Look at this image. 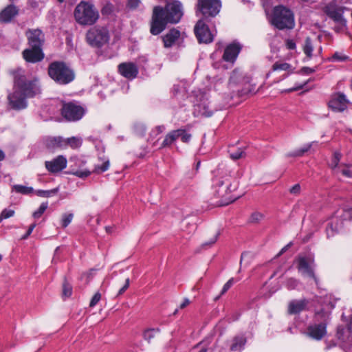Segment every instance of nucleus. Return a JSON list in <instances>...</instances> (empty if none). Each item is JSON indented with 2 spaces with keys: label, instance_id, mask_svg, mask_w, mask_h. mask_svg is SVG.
Listing matches in <instances>:
<instances>
[{
  "label": "nucleus",
  "instance_id": "obj_1",
  "mask_svg": "<svg viewBox=\"0 0 352 352\" xmlns=\"http://www.w3.org/2000/svg\"><path fill=\"white\" fill-rule=\"evenodd\" d=\"M13 76V92L8 96L9 106L14 110L24 109L28 107L27 98H34L41 93L39 79L27 75L25 72L18 68L12 71Z\"/></svg>",
  "mask_w": 352,
  "mask_h": 352
},
{
  "label": "nucleus",
  "instance_id": "obj_2",
  "mask_svg": "<svg viewBox=\"0 0 352 352\" xmlns=\"http://www.w3.org/2000/svg\"><path fill=\"white\" fill-rule=\"evenodd\" d=\"M183 14V5L177 0L167 3L164 8L160 6L155 7L151 24V33L153 35L160 34L167 23H177Z\"/></svg>",
  "mask_w": 352,
  "mask_h": 352
},
{
  "label": "nucleus",
  "instance_id": "obj_3",
  "mask_svg": "<svg viewBox=\"0 0 352 352\" xmlns=\"http://www.w3.org/2000/svg\"><path fill=\"white\" fill-rule=\"evenodd\" d=\"M321 302L323 307L315 313L313 322L306 329L305 335L314 340H320L327 334V326L330 322L331 310L335 305L328 298H325Z\"/></svg>",
  "mask_w": 352,
  "mask_h": 352
},
{
  "label": "nucleus",
  "instance_id": "obj_4",
  "mask_svg": "<svg viewBox=\"0 0 352 352\" xmlns=\"http://www.w3.org/2000/svg\"><path fill=\"white\" fill-rule=\"evenodd\" d=\"M232 179L228 175L216 176L212 179V190L218 206H226L234 201L238 197H234L232 192L236 189L237 184L232 183Z\"/></svg>",
  "mask_w": 352,
  "mask_h": 352
},
{
  "label": "nucleus",
  "instance_id": "obj_5",
  "mask_svg": "<svg viewBox=\"0 0 352 352\" xmlns=\"http://www.w3.org/2000/svg\"><path fill=\"white\" fill-rule=\"evenodd\" d=\"M78 23L82 25H92L99 19V12L92 3L82 1L76 7L74 12Z\"/></svg>",
  "mask_w": 352,
  "mask_h": 352
},
{
  "label": "nucleus",
  "instance_id": "obj_6",
  "mask_svg": "<svg viewBox=\"0 0 352 352\" xmlns=\"http://www.w3.org/2000/svg\"><path fill=\"white\" fill-rule=\"evenodd\" d=\"M48 75L59 85L69 84L75 78L74 70L63 61L51 63L48 67Z\"/></svg>",
  "mask_w": 352,
  "mask_h": 352
},
{
  "label": "nucleus",
  "instance_id": "obj_7",
  "mask_svg": "<svg viewBox=\"0 0 352 352\" xmlns=\"http://www.w3.org/2000/svg\"><path fill=\"white\" fill-rule=\"evenodd\" d=\"M270 23L278 30H290L295 25L294 16L290 9L283 6H277L273 8Z\"/></svg>",
  "mask_w": 352,
  "mask_h": 352
},
{
  "label": "nucleus",
  "instance_id": "obj_8",
  "mask_svg": "<svg viewBox=\"0 0 352 352\" xmlns=\"http://www.w3.org/2000/svg\"><path fill=\"white\" fill-rule=\"evenodd\" d=\"M221 8L220 0H197V15L201 14V19L209 21L219 13Z\"/></svg>",
  "mask_w": 352,
  "mask_h": 352
},
{
  "label": "nucleus",
  "instance_id": "obj_9",
  "mask_svg": "<svg viewBox=\"0 0 352 352\" xmlns=\"http://www.w3.org/2000/svg\"><path fill=\"white\" fill-rule=\"evenodd\" d=\"M86 38L90 45L100 47L108 43L109 33L107 28L96 25L87 31Z\"/></svg>",
  "mask_w": 352,
  "mask_h": 352
},
{
  "label": "nucleus",
  "instance_id": "obj_10",
  "mask_svg": "<svg viewBox=\"0 0 352 352\" xmlns=\"http://www.w3.org/2000/svg\"><path fill=\"white\" fill-rule=\"evenodd\" d=\"M61 113L67 120L76 122L83 117L85 109L78 104L70 102L63 105Z\"/></svg>",
  "mask_w": 352,
  "mask_h": 352
},
{
  "label": "nucleus",
  "instance_id": "obj_11",
  "mask_svg": "<svg viewBox=\"0 0 352 352\" xmlns=\"http://www.w3.org/2000/svg\"><path fill=\"white\" fill-rule=\"evenodd\" d=\"M297 269L303 276L312 278L318 285V280L314 272V259L311 256H299L296 259Z\"/></svg>",
  "mask_w": 352,
  "mask_h": 352
},
{
  "label": "nucleus",
  "instance_id": "obj_12",
  "mask_svg": "<svg viewBox=\"0 0 352 352\" xmlns=\"http://www.w3.org/2000/svg\"><path fill=\"white\" fill-rule=\"evenodd\" d=\"M205 19H199L194 28L195 36L199 43H209L213 41V35L206 24Z\"/></svg>",
  "mask_w": 352,
  "mask_h": 352
},
{
  "label": "nucleus",
  "instance_id": "obj_13",
  "mask_svg": "<svg viewBox=\"0 0 352 352\" xmlns=\"http://www.w3.org/2000/svg\"><path fill=\"white\" fill-rule=\"evenodd\" d=\"M325 14L331 18L335 23H342L344 24L345 19L343 16L344 8L339 6L336 1L329 2L324 7Z\"/></svg>",
  "mask_w": 352,
  "mask_h": 352
},
{
  "label": "nucleus",
  "instance_id": "obj_14",
  "mask_svg": "<svg viewBox=\"0 0 352 352\" xmlns=\"http://www.w3.org/2000/svg\"><path fill=\"white\" fill-rule=\"evenodd\" d=\"M217 109L210 105V102L206 96H202L199 101L194 106L193 113L195 116L210 117Z\"/></svg>",
  "mask_w": 352,
  "mask_h": 352
},
{
  "label": "nucleus",
  "instance_id": "obj_15",
  "mask_svg": "<svg viewBox=\"0 0 352 352\" xmlns=\"http://www.w3.org/2000/svg\"><path fill=\"white\" fill-rule=\"evenodd\" d=\"M349 100L342 93H337L332 96L329 102V107L336 112H342L347 108Z\"/></svg>",
  "mask_w": 352,
  "mask_h": 352
},
{
  "label": "nucleus",
  "instance_id": "obj_16",
  "mask_svg": "<svg viewBox=\"0 0 352 352\" xmlns=\"http://www.w3.org/2000/svg\"><path fill=\"white\" fill-rule=\"evenodd\" d=\"M26 36L30 47L42 48L44 43V34L41 30H29L26 32Z\"/></svg>",
  "mask_w": 352,
  "mask_h": 352
},
{
  "label": "nucleus",
  "instance_id": "obj_17",
  "mask_svg": "<svg viewBox=\"0 0 352 352\" xmlns=\"http://www.w3.org/2000/svg\"><path fill=\"white\" fill-rule=\"evenodd\" d=\"M67 159L63 155H58L51 161L45 162V167L52 173H58L67 166Z\"/></svg>",
  "mask_w": 352,
  "mask_h": 352
},
{
  "label": "nucleus",
  "instance_id": "obj_18",
  "mask_svg": "<svg viewBox=\"0 0 352 352\" xmlns=\"http://www.w3.org/2000/svg\"><path fill=\"white\" fill-rule=\"evenodd\" d=\"M23 57L27 62L35 63L43 59L44 54L42 48L30 47L23 52Z\"/></svg>",
  "mask_w": 352,
  "mask_h": 352
},
{
  "label": "nucleus",
  "instance_id": "obj_19",
  "mask_svg": "<svg viewBox=\"0 0 352 352\" xmlns=\"http://www.w3.org/2000/svg\"><path fill=\"white\" fill-rule=\"evenodd\" d=\"M118 71L122 76L128 79L135 78L138 74L137 65L133 63H123L118 65Z\"/></svg>",
  "mask_w": 352,
  "mask_h": 352
},
{
  "label": "nucleus",
  "instance_id": "obj_20",
  "mask_svg": "<svg viewBox=\"0 0 352 352\" xmlns=\"http://www.w3.org/2000/svg\"><path fill=\"white\" fill-rule=\"evenodd\" d=\"M309 300L302 298L300 300H292L288 304V314L295 315L307 309Z\"/></svg>",
  "mask_w": 352,
  "mask_h": 352
},
{
  "label": "nucleus",
  "instance_id": "obj_21",
  "mask_svg": "<svg viewBox=\"0 0 352 352\" xmlns=\"http://www.w3.org/2000/svg\"><path fill=\"white\" fill-rule=\"evenodd\" d=\"M19 14V9L13 4L8 5L0 12V23H8Z\"/></svg>",
  "mask_w": 352,
  "mask_h": 352
},
{
  "label": "nucleus",
  "instance_id": "obj_22",
  "mask_svg": "<svg viewBox=\"0 0 352 352\" xmlns=\"http://www.w3.org/2000/svg\"><path fill=\"white\" fill-rule=\"evenodd\" d=\"M240 51L241 46L239 43H231L225 49L223 58L226 62L234 63Z\"/></svg>",
  "mask_w": 352,
  "mask_h": 352
},
{
  "label": "nucleus",
  "instance_id": "obj_23",
  "mask_svg": "<svg viewBox=\"0 0 352 352\" xmlns=\"http://www.w3.org/2000/svg\"><path fill=\"white\" fill-rule=\"evenodd\" d=\"M66 142L62 137H51L45 140V145L49 149H65Z\"/></svg>",
  "mask_w": 352,
  "mask_h": 352
},
{
  "label": "nucleus",
  "instance_id": "obj_24",
  "mask_svg": "<svg viewBox=\"0 0 352 352\" xmlns=\"http://www.w3.org/2000/svg\"><path fill=\"white\" fill-rule=\"evenodd\" d=\"M180 36L179 31L172 29L163 37L164 45L165 47H170Z\"/></svg>",
  "mask_w": 352,
  "mask_h": 352
},
{
  "label": "nucleus",
  "instance_id": "obj_25",
  "mask_svg": "<svg viewBox=\"0 0 352 352\" xmlns=\"http://www.w3.org/2000/svg\"><path fill=\"white\" fill-rule=\"evenodd\" d=\"M179 137V131L173 130L169 132L162 143V148L170 146Z\"/></svg>",
  "mask_w": 352,
  "mask_h": 352
},
{
  "label": "nucleus",
  "instance_id": "obj_26",
  "mask_svg": "<svg viewBox=\"0 0 352 352\" xmlns=\"http://www.w3.org/2000/svg\"><path fill=\"white\" fill-rule=\"evenodd\" d=\"M246 339L243 336H236L233 340L231 346V350L234 351H240L245 344Z\"/></svg>",
  "mask_w": 352,
  "mask_h": 352
},
{
  "label": "nucleus",
  "instance_id": "obj_27",
  "mask_svg": "<svg viewBox=\"0 0 352 352\" xmlns=\"http://www.w3.org/2000/svg\"><path fill=\"white\" fill-rule=\"evenodd\" d=\"M66 142V148L69 146L73 149L78 148L82 145V139L76 137H72L69 138H65Z\"/></svg>",
  "mask_w": 352,
  "mask_h": 352
},
{
  "label": "nucleus",
  "instance_id": "obj_28",
  "mask_svg": "<svg viewBox=\"0 0 352 352\" xmlns=\"http://www.w3.org/2000/svg\"><path fill=\"white\" fill-rule=\"evenodd\" d=\"M314 142H311L307 145H305L301 148H299L294 152L288 153V157H300L302 156L306 152H307L312 146Z\"/></svg>",
  "mask_w": 352,
  "mask_h": 352
},
{
  "label": "nucleus",
  "instance_id": "obj_29",
  "mask_svg": "<svg viewBox=\"0 0 352 352\" xmlns=\"http://www.w3.org/2000/svg\"><path fill=\"white\" fill-rule=\"evenodd\" d=\"M12 190L16 192L23 194V195H28L33 192L34 189L32 187H27L23 185H14L12 186Z\"/></svg>",
  "mask_w": 352,
  "mask_h": 352
},
{
  "label": "nucleus",
  "instance_id": "obj_30",
  "mask_svg": "<svg viewBox=\"0 0 352 352\" xmlns=\"http://www.w3.org/2000/svg\"><path fill=\"white\" fill-rule=\"evenodd\" d=\"M314 47L311 43V40L309 37H307L305 41V45L303 47L304 53L309 58H311Z\"/></svg>",
  "mask_w": 352,
  "mask_h": 352
},
{
  "label": "nucleus",
  "instance_id": "obj_31",
  "mask_svg": "<svg viewBox=\"0 0 352 352\" xmlns=\"http://www.w3.org/2000/svg\"><path fill=\"white\" fill-rule=\"evenodd\" d=\"M342 155L340 152L336 151L334 152L331 163L329 164V166L335 171H336L337 168L338 167V164L340 161Z\"/></svg>",
  "mask_w": 352,
  "mask_h": 352
},
{
  "label": "nucleus",
  "instance_id": "obj_32",
  "mask_svg": "<svg viewBox=\"0 0 352 352\" xmlns=\"http://www.w3.org/2000/svg\"><path fill=\"white\" fill-rule=\"evenodd\" d=\"M160 331V329L159 328L148 329L145 330L143 333L144 338L148 342H150L151 339L155 337V333H159Z\"/></svg>",
  "mask_w": 352,
  "mask_h": 352
},
{
  "label": "nucleus",
  "instance_id": "obj_33",
  "mask_svg": "<svg viewBox=\"0 0 352 352\" xmlns=\"http://www.w3.org/2000/svg\"><path fill=\"white\" fill-rule=\"evenodd\" d=\"M58 192V188H53L49 190H39L36 192V195L42 197H50L56 195Z\"/></svg>",
  "mask_w": 352,
  "mask_h": 352
},
{
  "label": "nucleus",
  "instance_id": "obj_34",
  "mask_svg": "<svg viewBox=\"0 0 352 352\" xmlns=\"http://www.w3.org/2000/svg\"><path fill=\"white\" fill-rule=\"evenodd\" d=\"M245 153L244 150L241 148H239L235 151H230V157L234 160H236L245 157Z\"/></svg>",
  "mask_w": 352,
  "mask_h": 352
},
{
  "label": "nucleus",
  "instance_id": "obj_35",
  "mask_svg": "<svg viewBox=\"0 0 352 352\" xmlns=\"http://www.w3.org/2000/svg\"><path fill=\"white\" fill-rule=\"evenodd\" d=\"M291 65L287 63H278L276 62L272 65V70H284L287 71L290 69Z\"/></svg>",
  "mask_w": 352,
  "mask_h": 352
},
{
  "label": "nucleus",
  "instance_id": "obj_36",
  "mask_svg": "<svg viewBox=\"0 0 352 352\" xmlns=\"http://www.w3.org/2000/svg\"><path fill=\"white\" fill-rule=\"evenodd\" d=\"M298 285H299V281L297 279L294 278H289L287 279L286 283H285L286 287L289 290L296 289L298 287Z\"/></svg>",
  "mask_w": 352,
  "mask_h": 352
},
{
  "label": "nucleus",
  "instance_id": "obj_37",
  "mask_svg": "<svg viewBox=\"0 0 352 352\" xmlns=\"http://www.w3.org/2000/svg\"><path fill=\"white\" fill-rule=\"evenodd\" d=\"M109 167V161L107 160L104 161L102 165L97 164L95 166L94 172L96 173H102L107 170H108Z\"/></svg>",
  "mask_w": 352,
  "mask_h": 352
},
{
  "label": "nucleus",
  "instance_id": "obj_38",
  "mask_svg": "<svg viewBox=\"0 0 352 352\" xmlns=\"http://www.w3.org/2000/svg\"><path fill=\"white\" fill-rule=\"evenodd\" d=\"M48 204L47 202L42 203L39 206L38 209L33 213V217L35 219H38L44 213L47 208Z\"/></svg>",
  "mask_w": 352,
  "mask_h": 352
},
{
  "label": "nucleus",
  "instance_id": "obj_39",
  "mask_svg": "<svg viewBox=\"0 0 352 352\" xmlns=\"http://www.w3.org/2000/svg\"><path fill=\"white\" fill-rule=\"evenodd\" d=\"M239 279L231 278L229 279L223 285L222 290L221 292V295H223L232 285L234 283L238 282Z\"/></svg>",
  "mask_w": 352,
  "mask_h": 352
},
{
  "label": "nucleus",
  "instance_id": "obj_40",
  "mask_svg": "<svg viewBox=\"0 0 352 352\" xmlns=\"http://www.w3.org/2000/svg\"><path fill=\"white\" fill-rule=\"evenodd\" d=\"M73 217L74 215L72 213L63 214L61 220L62 226L63 228H66L72 222Z\"/></svg>",
  "mask_w": 352,
  "mask_h": 352
},
{
  "label": "nucleus",
  "instance_id": "obj_41",
  "mask_svg": "<svg viewBox=\"0 0 352 352\" xmlns=\"http://www.w3.org/2000/svg\"><path fill=\"white\" fill-rule=\"evenodd\" d=\"M176 131H179V138H181V140L183 142L188 143L190 142L192 137L191 134L186 133V131L182 129H177Z\"/></svg>",
  "mask_w": 352,
  "mask_h": 352
},
{
  "label": "nucleus",
  "instance_id": "obj_42",
  "mask_svg": "<svg viewBox=\"0 0 352 352\" xmlns=\"http://www.w3.org/2000/svg\"><path fill=\"white\" fill-rule=\"evenodd\" d=\"M135 133L139 136H143L146 132V127L143 124H136L134 126Z\"/></svg>",
  "mask_w": 352,
  "mask_h": 352
},
{
  "label": "nucleus",
  "instance_id": "obj_43",
  "mask_svg": "<svg viewBox=\"0 0 352 352\" xmlns=\"http://www.w3.org/2000/svg\"><path fill=\"white\" fill-rule=\"evenodd\" d=\"M263 214L258 212H255L252 214V215L250 217V221L252 223H258L260 221H261L263 219Z\"/></svg>",
  "mask_w": 352,
  "mask_h": 352
},
{
  "label": "nucleus",
  "instance_id": "obj_44",
  "mask_svg": "<svg viewBox=\"0 0 352 352\" xmlns=\"http://www.w3.org/2000/svg\"><path fill=\"white\" fill-rule=\"evenodd\" d=\"M72 293V287L67 283H64L63 286V295L65 297H69Z\"/></svg>",
  "mask_w": 352,
  "mask_h": 352
},
{
  "label": "nucleus",
  "instance_id": "obj_45",
  "mask_svg": "<svg viewBox=\"0 0 352 352\" xmlns=\"http://www.w3.org/2000/svg\"><path fill=\"white\" fill-rule=\"evenodd\" d=\"M311 80V79H309L308 80L305 82L303 84H296L294 87H292V88H290V89L285 90V92L289 93V92H292V91H298V90L302 89Z\"/></svg>",
  "mask_w": 352,
  "mask_h": 352
},
{
  "label": "nucleus",
  "instance_id": "obj_46",
  "mask_svg": "<svg viewBox=\"0 0 352 352\" xmlns=\"http://www.w3.org/2000/svg\"><path fill=\"white\" fill-rule=\"evenodd\" d=\"M72 174L74 175H76L80 178H85L88 177L91 172L89 170H76L74 172H72Z\"/></svg>",
  "mask_w": 352,
  "mask_h": 352
},
{
  "label": "nucleus",
  "instance_id": "obj_47",
  "mask_svg": "<svg viewBox=\"0 0 352 352\" xmlns=\"http://www.w3.org/2000/svg\"><path fill=\"white\" fill-rule=\"evenodd\" d=\"M326 232H327V236L330 237V236H333L334 234L337 232V228H333L332 223H328V225L327 226Z\"/></svg>",
  "mask_w": 352,
  "mask_h": 352
},
{
  "label": "nucleus",
  "instance_id": "obj_48",
  "mask_svg": "<svg viewBox=\"0 0 352 352\" xmlns=\"http://www.w3.org/2000/svg\"><path fill=\"white\" fill-rule=\"evenodd\" d=\"M332 58L334 60L341 61L342 62V61H345V60H348L349 57L347 56H345V55L341 54V53L336 52L333 55Z\"/></svg>",
  "mask_w": 352,
  "mask_h": 352
},
{
  "label": "nucleus",
  "instance_id": "obj_49",
  "mask_svg": "<svg viewBox=\"0 0 352 352\" xmlns=\"http://www.w3.org/2000/svg\"><path fill=\"white\" fill-rule=\"evenodd\" d=\"M101 298V294L100 292H96L94 296L92 297L89 306L93 307H94L100 300Z\"/></svg>",
  "mask_w": 352,
  "mask_h": 352
},
{
  "label": "nucleus",
  "instance_id": "obj_50",
  "mask_svg": "<svg viewBox=\"0 0 352 352\" xmlns=\"http://www.w3.org/2000/svg\"><path fill=\"white\" fill-rule=\"evenodd\" d=\"M14 214V211L13 210L6 208L1 212V215L5 219L12 217Z\"/></svg>",
  "mask_w": 352,
  "mask_h": 352
},
{
  "label": "nucleus",
  "instance_id": "obj_51",
  "mask_svg": "<svg viewBox=\"0 0 352 352\" xmlns=\"http://www.w3.org/2000/svg\"><path fill=\"white\" fill-rule=\"evenodd\" d=\"M129 284H130V280L129 278H127L126 280H125V283L123 287H122L119 291H118V296H120V295H122L125 291L129 288Z\"/></svg>",
  "mask_w": 352,
  "mask_h": 352
},
{
  "label": "nucleus",
  "instance_id": "obj_52",
  "mask_svg": "<svg viewBox=\"0 0 352 352\" xmlns=\"http://www.w3.org/2000/svg\"><path fill=\"white\" fill-rule=\"evenodd\" d=\"M337 25L335 26L334 30L337 32H340L344 30L346 25V21L345 20L344 24H342V23H336Z\"/></svg>",
  "mask_w": 352,
  "mask_h": 352
},
{
  "label": "nucleus",
  "instance_id": "obj_53",
  "mask_svg": "<svg viewBox=\"0 0 352 352\" xmlns=\"http://www.w3.org/2000/svg\"><path fill=\"white\" fill-rule=\"evenodd\" d=\"M300 72H301V73L305 74H310L315 72L316 69L308 67H303L300 69Z\"/></svg>",
  "mask_w": 352,
  "mask_h": 352
},
{
  "label": "nucleus",
  "instance_id": "obj_54",
  "mask_svg": "<svg viewBox=\"0 0 352 352\" xmlns=\"http://www.w3.org/2000/svg\"><path fill=\"white\" fill-rule=\"evenodd\" d=\"M140 3V0H128V6L131 8H136Z\"/></svg>",
  "mask_w": 352,
  "mask_h": 352
},
{
  "label": "nucleus",
  "instance_id": "obj_55",
  "mask_svg": "<svg viewBox=\"0 0 352 352\" xmlns=\"http://www.w3.org/2000/svg\"><path fill=\"white\" fill-rule=\"evenodd\" d=\"M218 234H217L215 236H214L212 239H210L208 242H206L203 243V246H211L213 245L217 240L218 238Z\"/></svg>",
  "mask_w": 352,
  "mask_h": 352
},
{
  "label": "nucleus",
  "instance_id": "obj_56",
  "mask_svg": "<svg viewBox=\"0 0 352 352\" xmlns=\"http://www.w3.org/2000/svg\"><path fill=\"white\" fill-rule=\"evenodd\" d=\"M286 46L289 50H294L296 48V43L294 40L287 39L286 41Z\"/></svg>",
  "mask_w": 352,
  "mask_h": 352
},
{
  "label": "nucleus",
  "instance_id": "obj_57",
  "mask_svg": "<svg viewBox=\"0 0 352 352\" xmlns=\"http://www.w3.org/2000/svg\"><path fill=\"white\" fill-rule=\"evenodd\" d=\"M292 194H298L300 191V186L299 184H295L294 186L291 188L289 190Z\"/></svg>",
  "mask_w": 352,
  "mask_h": 352
},
{
  "label": "nucleus",
  "instance_id": "obj_58",
  "mask_svg": "<svg viewBox=\"0 0 352 352\" xmlns=\"http://www.w3.org/2000/svg\"><path fill=\"white\" fill-rule=\"evenodd\" d=\"M36 227V224L35 223H33L32 225L30 226L26 234L22 237L23 239H27L30 234L32 232L33 230L34 229V228Z\"/></svg>",
  "mask_w": 352,
  "mask_h": 352
},
{
  "label": "nucleus",
  "instance_id": "obj_59",
  "mask_svg": "<svg viewBox=\"0 0 352 352\" xmlns=\"http://www.w3.org/2000/svg\"><path fill=\"white\" fill-rule=\"evenodd\" d=\"M341 173L343 175L347 177H352V174L351 173V171L348 169H342L341 170Z\"/></svg>",
  "mask_w": 352,
  "mask_h": 352
},
{
  "label": "nucleus",
  "instance_id": "obj_60",
  "mask_svg": "<svg viewBox=\"0 0 352 352\" xmlns=\"http://www.w3.org/2000/svg\"><path fill=\"white\" fill-rule=\"evenodd\" d=\"M165 129L166 127L164 125H160L155 127L157 134L162 133Z\"/></svg>",
  "mask_w": 352,
  "mask_h": 352
},
{
  "label": "nucleus",
  "instance_id": "obj_61",
  "mask_svg": "<svg viewBox=\"0 0 352 352\" xmlns=\"http://www.w3.org/2000/svg\"><path fill=\"white\" fill-rule=\"evenodd\" d=\"M190 304V300L188 298H185L184 302L180 305L179 308L184 309Z\"/></svg>",
  "mask_w": 352,
  "mask_h": 352
},
{
  "label": "nucleus",
  "instance_id": "obj_62",
  "mask_svg": "<svg viewBox=\"0 0 352 352\" xmlns=\"http://www.w3.org/2000/svg\"><path fill=\"white\" fill-rule=\"evenodd\" d=\"M173 94L175 95L179 94L181 91L179 86L175 85L173 88Z\"/></svg>",
  "mask_w": 352,
  "mask_h": 352
},
{
  "label": "nucleus",
  "instance_id": "obj_63",
  "mask_svg": "<svg viewBox=\"0 0 352 352\" xmlns=\"http://www.w3.org/2000/svg\"><path fill=\"white\" fill-rule=\"evenodd\" d=\"M343 331L344 329H338V332H337V334H338V337L339 339L340 340H344V338H342V333H343Z\"/></svg>",
  "mask_w": 352,
  "mask_h": 352
},
{
  "label": "nucleus",
  "instance_id": "obj_64",
  "mask_svg": "<svg viewBox=\"0 0 352 352\" xmlns=\"http://www.w3.org/2000/svg\"><path fill=\"white\" fill-rule=\"evenodd\" d=\"M349 331L352 333V318H351L350 322L349 324Z\"/></svg>",
  "mask_w": 352,
  "mask_h": 352
}]
</instances>
